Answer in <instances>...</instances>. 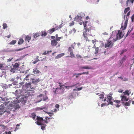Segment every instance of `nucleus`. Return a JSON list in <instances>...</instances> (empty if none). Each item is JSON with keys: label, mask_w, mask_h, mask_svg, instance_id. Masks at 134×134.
<instances>
[{"label": "nucleus", "mask_w": 134, "mask_h": 134, "mask_svg": "<svg viewBox=\"0 0 134 134\" xmlns=\"http://www.w3.org/2000/svg\"><path fill=\"white\" fill-rule=\"evenodd\" d=\"M131 101L129 100L128 102H126L125 104V105L126 106H129L130 105V103H131Z\"/></svg>", "instance_id": "obj_24"}, {"label": "nucleus", "mask_w": 134, "mask_h": 134, "mask_svg": "<svg viewBox=\"0 0 134 134\" xmlns=\"http://www.w3.org/2000/svg\"><path fill=\"white\" fill-rule=\"evenodd\" d=\"M64 86H65V88L67 89H69V88H69L71 87L70 86H65L64 85Z\"/></svg>", "instance_id": "obj_54"}, {"label": "nucleus", "mask_w": 134, "mask_h": 134, "mask_svg": "<svg viewBox=\"0 0 134 134\" xmlns=\"http://www.w3.org/2000/svg\"><path fill=\"white\" fill-rule=\"evenodd\" d=\"M130 9H125L124 11V13L126 14L128 11Z\"/></svg>", "instance_id": "obj_42"}, {"label": "nucleus", "mask_w": 134, "mask_h": 134, "mask_svg": "<svg viewBox=\"0 0 134 134\" xmlns=\"http://www.w3.org/2000/svg\"><path fill=\"white\" fill-rule=\"evenodd\" d=\"M63 38V37H57V38H56V40L57 41H59L62 38Z\"/></svg>", "instance_id": "obj_36"}, {"label": "nucleus", "mask_w": 134, "mask_h": 134, "mask_svg": "<svg viewBox=\"0 0 134 134\" xmlns=\"http://www.w3.org/2000/svg\"><path fill=\"white\" fill-rule=\"evenodd\" d=\"M44 96V94H41L39 95V97H42V96Z\"/></svg>", "instance_id": "obj_60"}, {"label": "nucleus", "mask_w": 134, "mask_h": 134, "mask_svg": "<svg viewBox=\"0 0 134 134\" xmlns=\"http://www.w3.org/2000/svg\"><path fill=\"white\" fill-rule=\"evenodd\" d=\"M113 44V43L112 41L107 40V43H105L104 47L105 48L107 47L111 48L112 47Z\"/></svg>", "instance_id": "obj_5"}, {"label": "nucleus", "mask_w": 134, "mask_h": 134, "mask_svg": "<svg viewBox=\"0 0 134 134\" xmlns=\"http://www.w3.org/2000/svg\"><path fill=\"white\" fill-rule=\"evenodd\" d=\"M128 80V79L126 78H123V79L122 80V81H127Z\"/></svg>", "instance_id": "obj_47"}, {"label": "nucleus", "mask_w": 134, "mask_h": 134, "mask_svg": "<svg viewBox=\"0 0 134 134\" xmlns=\"http://www.w3.org/2000/svg\"><path fill=\"white\" fill-rule=\"evenodd\" d=\"M99 49L98 47L96 48L95 49V54H97L98 53Z\"/></svg>", "instance_id": "obj_33"}, {"label": "nucleus", "mask_w": 134, "mask_h": 134, "mask_svg": "<svg viewBox=\"0 0 134 134\" xmlns=\"http://www.w3.org/2000/svg\"><path fill=\"white\" fill-rule=\"evenodd\" d=\"M75 20L77 21H81L82 20V18L81 16H79L77 15L75 17Z\"/></svg>", "instance_id": "obj_9"}, {"label": "nucleus", "mask_w": 134, "mask_h": 134, "mask_svg": "<svg viewBox=\"0 0 134 134\" xmlns=\"http://www.w3.org/2000/svg\"><path fill=\"white\" fill-rule=\"evenodd\" d=\"M133 27H132L131 28V30L129 29V31H128V32H127V34H126V37H127V36L128 35H129V34H130V33L132 31V30H133Z\"/></svg>", "instance_id": "obj_22"}, {"label": "nucleus", "mask_w": 134, "mask_h": 134, "mask_svg": "<svg viewBox=\"0 0 134 134\" xmlns=\"http://www.w3.org/2000/svg\"><path fill=\"white\" fill-rule=\"evenodd\" d=\"M123 95H124L125 96L126 95L127 96H129V95L130 94L131 92H129V91L128 90H126L125 91L123 92Z\"/></svg>", "instance_id": "obj_15"}, {"label": "nucleus", "mask_w": 134, "mask_h": 134, "mask_svg": "<svg viewBox=\"0 0 134 134\" xmlns=\"http://www.w3.org/2000/svg\"><path fill=\"white\" fill-rule=\"evenodd\" d=\"M130 11H129L127 13L126 15V20L125 21L124 24L123 25L122 23L121 24V26L120 28L121 30H125V29H126L128 19L129 17V16L130 14Z\"/></svg>", "instance_id": "obj_3"}, {"label": "nucleus", "mask_w": 134, "mask_h": 134, "mask_svg": "<svg viewBox=\"0 0 134 134\" xmlns=\"http://www.w3.org/2000/svg\"><path fill=\"white\" fill-rule=\"evenodd\" d=\"M64 54H65L64 53L59 54L57 56H56L55 57V58L57 59L60 58L64 56Z\"/></svg>", "instance_id": "obj_17"}, {"label": "nucleus", "mask_w": 134, "mask_h": 134, "mask_svg": "<svg viewBox=\"0 0 134 134\" xmlns=\"http://www.w3.org/2000/svg\"><path fill=\"white\" fill-rule=\"evenodd\" d=\"M5 133L6 134H11V133L10 131H9L8 132H5Z\"/></svg>", "instance_id": "obj_57"}, {"label": "nucleus", "mask_w": 134, "mask_h": 134, "mask_svg": "<svg viewBox=\"0 0 134 134\" xmlns=\"http://www.w3.org/2000/svg\"><path fill=\"white\" fill-rule=\"evenodd\" d=\"M56 30L54 28H53L52 29L48 30L47 32L48 33H49L50 34H51Z\"/></svg>", "instance_id": "obj_14"}, {"label": "nucleus", "mask_w": 134, "mask_h": 134, "mask_svg": "<svg viewBox=\"0 0 134 134\" xmlns=\"http://www.w3.org/2000/svg\"><path fill=\"white\" fill-rule=\"evenodd\" d=\"M16 41L15 40H12L9 43V44H15L16 42Z\"/></svg>", "instance_id": "obj_26"}, {"label": "nucleus", "mask_w": 134, "mask_h": 134, "mask_svg": "<svg viewBox=\"0 0 134 134\" xmlns=\"http://www.w3.org/2000/svg\"><path fill=\"white\" fill-rule=\"evenodd\" d=\"M26 86L28 88H30L31 89H34L35 88L32 87L31 83L30 82L27 83Z\"/></svg>", "instance_id": "obj_16"}, {"label": "nucleus", "mask_w": 134, "mask_h": 134, "mask_svg": "<svg viewBox=\"0 0 134 134\" xmlns=\"http://www.w3.org/2000/svg\"><path fill=\"white\" fill-rule=\"evenodd\" d=\"M124 34H123L122 31L119 30L117 34H116L115 32H112V35L110 38V39L111 38H113V40L114 42L116 41L118 39H120L122 37Z\"/></svg>", "instance_id": "obj_2"}, {"label": "nucleus", "mask_w": 134, "mask_h": 134, "mask_svg": "<svg viewBox=\"0 0 134 134\" xmlns=\"http://www.w3.org/2000/svg\"><path fill=\"white\" fill-rule=\"evenodd\" d=\"M72 31H73L74 34L75 33L76 31V29L75 28L72 29Z\"/></svg>", "instance_id": "obj_55"}, {"label": "nucleus", "mask_w": 134, "mask_h": 134, "mask_svg": "<svg viewBox=\"0 0 134 134\" xmlns=\"http://www.w3.org/2000/svg\"><path fill=\"white\" fill-rule=\"evenodd\" d=\"M114 102L115 103L114 105L117 107L118 108L120 106L121 104H120L121 101L120 100H115L114 101Z\"/></svg>", "instance_id": "obj_7"}, {"label": "nucleus", "mask_w": 134, "mask_h": 134, "mask_svg": "<svg viewBox=\"0 0 134 134\" xmlns=\"http://www.w3.org/2000/svg\"><path fill=\"white\" fill-rule=\"evenodd\" d=\"M52 52V51L51 50L50 51H47V52L45 51L42 54L43 55H46L48 54H49V52Z\"/></svg>", "instance_id": "obj_27"}, {"label": "nucleus", "mask_w": 134, "mask_h": 134, "mask_svg": "<svg viewBox=\"0 0 134 134\" xmlns=\"http://www.w3.org/2000/svg\"><path fill=\"white\" fill-rule=\"evenodd\" d=\"M76 43L75 42H74L71 45L70 47H71L73 49H74L76 46Z\"/></svg>", "instance_id": "obj_28"}, {"label": "nucleus", "mask_w": 134, "mask_h": 134, "mask_svg": "<svg viewBox=\"0 0 134 134\" xmlns=\"http://www.w3.org/2000/svg\"><path fill=\"white\" fill-rule=\"evenodd\" d=\"M55 107L57 108H59V106L58 104H56L55 105Z\"/></svg>", "instance_id": "obj_48"}, {"label": "nucleus", "mask_w": 134, "mask_h": 134, "mask_svg": "<svg viewBox=\"0 0 134 134\" xmlns=\"http://www.w3.org/2000/svg\"><path fill=\"white\" fill-rule=\"evenodd\" d=\"M105 105V103L102 104H101V107H103V106L104 105Z\"/></svg>", "instance_id": "obj_64"}, {"label": "nucleus", "mask_w": 134, "mask_h": 134, "mask_svg": "<svg viewBox=\"0 0 134 134\" xmlns=\"http://www.w3.org/2000/svg\"><path fill=\"white\" fill-rule=\"evenodd\" d=\"M74 23L72 22L70 23L69 24V26H71L73 25H74Z\"/></svg>", "instance_id": "obj_43"}, {"label": "nucleus", "mask_w": 134, "mask_h": 134, "mask_svg": "<svg viewBox=\"0 0 134 134\" xmlns=\"http://www.w3.org/2000/svg\"><path fill=\"white\" fill-rule=\"evenodd\" d=\"M82 24L83 26V36L86 41L89 42L91 39V37H93L92 34L95 31V27L90 24H89L87 21L79 23L80 25H82Z\"/></svg>", "instance_id": "obj_1"}, {"label": "nucleus", "mask_w": 134, "mask_h": 134, "mask_svg": "<svg viewBox=\"0 0 134 134\" xmlns=\"http://www.w3.org/2000/svg\"><path fill=\"white\" fill-rule=\"evenodd\" d=\"M36 119L37 121L36 122V123L37 125H43V123H42V122L44 120L42 118L37 116Z\"/></svg>", "instance_id": "obj_4"}, {"label": "nucleus", "mask_w": 134, "mask_h": 134, "mask_svg": "<svg viewBox=\"0 0 134 134\" xmlns=\"http://www.w3.org/2000/svg\"><path fill=\"white\" fill-rule=\"evenodd\" d=\"M82 87L79 88H77V90L78 91H80V90H81L82 89Z\"/></svg>", "instance_id": "obj_63"}, {"label": "nucleus", "mask_w": 134, "mask_h": 134, "mask_svg": "<svg viewBox=\"0 0 134 134\" xmlns=\"http://www.w3.org/2000/svg\"><path fill=\"white\" fill-rule=\"evenodd\" d=\"M24 42V40L23 39L21 38L19 40L18 42V44H22Z\"/></svg>", "instance_id": "obj_21"}, {"label": "nucleus", "mask_w": 134, "mask_h": 134, "mask_svg": "<svg viewBox=\"0 0 134 134\" xmlns=\"http://www.w3.org/2000/svg\"><path fill=\"white\" fill-rule=\"evenodd\" d=\"M52 118H48L47 117H46L45 118V119L44 120V122L46 124L48 123V122L50 121V119Z\"/></svg>", "instance_id": "obj_13"}, {"label": "nucleus", "mask_w": 134, "mask_h": 134, "mask_svg": "<svg viewBox=\"0 0 134 134\" xmlns=\"http://www.w3.org/2000/svg\"><path fill=\"white\" fill-rule=\"evenodd\" d=\"M73 49V48H72L71 47H69L68 49V51L69 52H71L73 51L72 50Z\"/></svg>", "instance_id": "obj_37"}, {"label": "nucleus", "mask_w": 134, "mask_h": 134, "mask_svg": "<svg viewBox=\"0 0 134 134\" xmlns=\"http://www.w3.org/2000/svg\"><path fill=\"white\" fill-rule=\"evenodd\" d=\"M19 65L18 63H16L14 65H13V67L15 68H17L19 67Z\"/></svg>", "instance_id": "obj_32"}, {"label": "nucleus", "mask_w": 134, "mask_h": 134, "mask_svg": "<svg viewBox=\"0 0 134 134\" xmlns=\"http://www.w3.org/2000/svg\"><path fill=\"white\" fill-rule=\"evenodd\" d=\"M41 35V32H37L34 35V37H38L39 36H40Z\"/></svg>", "instance_id": "obj_18"}, {"label": "nucleus", "mask_w": 134, "mask_h": 134, "mask_svg": "<svg viewBox=\"0 0 134 134\" xmlns=\"http://www.w3.org/2000/svg\"><path fill=\"white\" fill-rule=\"evenodd\" d=\"M13 58H9L8 59L7 62H11Z\"/></svg>", "instance_id": "obj_52"}, {"label": "nucleus", "mask_w": 134, "mask_h": 134, "mask_svg": "<svg viewBox=\"0 0 134 134\" xmlns=\"http://www.w3.org/2000/svg\"><path fill=\"white\" fill-rule=\"evenodd\" d=\"M99 98L100 99H103L104 98V96L102 94H100L99 95Z\"/></svg>", "instance_id": "obj_38"}, {"label": "nucleus", "mask_w": 134, "mask_h": 134, "mask_svg": "<svg viewBox=\"0 0 134 134\" xmlns=\"http://www.w3.org/2000/svg\"><path fill=\"white\" fill-rule=\"evenodd\" d=\"M131 19L132 21V22H133L134 19V14H133L131 16Z\"/></svg>", "instance_id": "obj_41"}, {"label": "nucleus", "mask_w": 134, "mask_h": 134, "mask_svg": "<svg viewBox=\"0 0 134 134\" xmlns=\"http://www.w3.org/2000/svg\"><path fill=\"white\" fill-rule=\"evenodd\" d=\"M110 104L111 105H113V103L112 101H110L108 102V104Z\"/></svg>", "instance_id": "obj_53"}, {"label": "nucleus", "mask_w": 134, "mask_h": 134, "mask_svg": "<svg viewBox=\"0 0 134 134\" xmlns=\"http://www.w3.org/2000/svg\"><path fill=\"white\" fill-rule=\"evenodd\" d=\"M30 80L31 81L32 80V82L34 84H36L37 83L39 82L40 81L39 79H32V78H31Z\"/></svg>", "instance_id": "obj_8"}, {"label": "nucleus", "mask_w": 134, "mask_h": 134, "mask_svg": "<svg viewBox=\"0 0 134 134\" xmlns=\"http://www.w3.org/2000/svg\"><path fill=\"white\" fill-rule=\"evenodd\" d=\"M70 52V57L71 58H74L75 57V56L74 55V54L73 53V51L71 52Z\"/></svg>", "instance_id": "obj_29"}, {"label": "nucleus", "mask_w": 134, "mask_h": 134, "mask_svg": "<svg viewBox=\"0 0 134 134\" xmlns=\"http://www.w3.org/2000/svg\"><path fill=\"white\" fill-rule=\"evenodd\" d=\"M108 100L107 102H109L111 101L112 99L113 98V97L110 96H108L107 97Z\"/></svg>", "instance_id": "obj_23"}, {"label": "nucleus", "mask_w": 134, "mask_h": 134, "mask_svg": "<svg viewBox=\"0 0 134 134\" xmlns=\"http://www.w3.org/2000/svg\"><path fill=\"white\" fill-rule=\"evenodd\" d=\"M3 67V64H0V69H1Z\"/></svg>", "instance_id": "obj_49"}, {"label": "nucleus", "mask_w": 134, "mask_h": 134, "mask_svg": "<svg viewBox=\"0 0 134 134\" xmlns=\"http://www.w3.org/2000/svg\"><path fill=\"white\" fill-rule=\"evenodd\" d=\"M3 29H5L7 27V25L6 23H4L3 25Z\"/></svg>", "instance_id": "obj_35"}, {"label": "nucleus", "mask_w": 134, "mask_h": 134, "mask_svg": "<svg viewBox=\"0 0 134 134\" xmlns=\"http://www.w3.org/2000/svg\"><path fill=\"white\" fill-rule=\"evenodd\" d=\"M36 115L35 113H33L31 114V117L33 119H34L36 117Z\"/></svg>", "instance_id": "obj_30"}, {"label": "nucleus", "mask_w": 134, "mask_h": 134, "mask_svg": "<svg viewBox=\"0 0 134 134\" xmlns=\"http://www.w3.org/2000/svg\"><path fill=\"white\" fill-rule=\"evenodd\" d=\"M120 97L121 98V101L123 103H124V102L127 101L129 99V98H127L126 96L123 94L120 95Z\"/></svg>", "instance_id": "obj_6"}, {"label": "nucleus", "mask_w": 134, "mask_h": 134, "mask_svg": "<svg viewBox=\"0 0 134 134\" xmlns=\"http://www.w3.org/2000/svg\"><path fill=\"white\" fill-rule=\"evenodd\" d=\"M57 43L58 42L55 40H53L51 41V44L52 46H55L57 45Z\"/></svg>", "instance_id": "obj_12"}, {"label": "nucleus", "mask_w": 134, "mask_h": 134, "mask_svg": "<svg viewBox=\"0 0 134 134\" xmlns=\"http://www.w3.org/2000/svg\"><path fill=\"white\" fill-rule=\"evenodd\" d=\"M123 90H121V89H120V90H119V91H119V92H120L121 93V92H123Z\"/></svg>", "instance_id": "obj_61"}, {"label": "nucleus", "mask_w": 134, "mask_h": 134, "mask_svg": "<svg viewBox=\"0 0 134 134\" xmlns=\"http://www.w3.org/2000/svg\"><path fill=\"white\" fill-rule=\"evenodd\" d=\"M36 74H39V73L40 72V71L39 70H36Z\"/></svg>", "instance_id": "obj_62"}, {"label": "nucleus", "mask_w": 134, "mask_h": 134, "mask_svg": "<svg viewBox=\"0 0 134 134\" xmlns=\"http://www.w3.org/2000/svg\"><path fill=\"white\" fill-rule=\"evenodd\" d=\"M30 75H27L26 77H25V79H26V80H29V79H27V78Z\"/></svg>", "instance_id": "obj_46"}, {"label": "nucleus", "mask_w": 134, "mask_h": 134, "mask_svg": "<svg viewBox=\"0 0 134 134\" xmlns=\"http://www.w3.org/2000/svg\"><path fill=\"white\" fill-rule=\"evenodd\" d=\"M31 37L29 36V35H27L26 36L25 40V41H27L29 42V41L31 40Z\"/></svg>", "instance_id": "obj_19"}, {"label": "nucleus", "mask_w": 134, "mask_h": 134, "mask_svg": "<svg viewBox=\"0 0 134 134\" xmlns=\"http://www.w3.org/2000/svg\"><path fill=\"white\" fill-rule=\"evenodd\" d=\"M16 70H17L16 69L13 68L11 69L10 71L11 72H13V73H15V71Z\"/></svg>", "instance_id": "obj_31"}, {"label": "nucleus", "mask_w": 134, "mask_h": 134, "mask_svg": "<svg viewBox=\"0 0 134 134\" xmlns=\"http://www.w3.org/2000/svg\"><path fill=\"white\" fill-rule=\"evenodd\" d=\"M48 99V98L47 97V96H45L44 97L43 96V101H45L47 99Z\"/></svg>", "instance_id": "obj_40"}, {"label": "nucleus", "mask_w": 134, "mask_h": 134, "mask_svg": "<svg viewBox=\"0 0 134 134\" xmlns=\"http://www.w3.org/2000/svg\"><path fill=\"white\" fill-rule=\"evenodd\" d=\"M103 34L104 35H108V33L107 32H104L103 33Z\"/></svg>", "instance_id": "obj_56"}, {"label": "nucleus", "mask_w": 134, "mask_h": 134, "mask_svg": "<svg viewBox=\"0 0 134 134\" xmlns=\"http://www.w3.org/2000/svg\"><path fill=\"white\" fill-rule=\"evenodd\" d=\"M1 127V129L3 131H4L5 129V127L4 125H0V127Z\"/></svg>", "instance_id": "obj_34"}, {"label": "nucleus", "mask_w": 134, "mask_h": 134, "mask_svg": "<svg viewBox=\"0 0 134 134\" xmlns=\"http://www.w3.org/2000/svg\"><path fill=\"white\" fill-rule=\"evenodd\" d=\"M59 84V86L60 87V88H59V89L60 90H61L62 89V86H64V85H61V83L60 82H59L58 83Z\"/></svg>", "instance_id": "obj_39"}, {"label": "nucleus", "mask_w": 134, "mask_h": 134, "mask_svg": "<svg viewBox=\"0 0 134 134\" xmlns=\"http://www.w3.org/2000/svg\"><path fill=\"white\" fill-rule=\"evenodd\" d=\"M82 73L83 74H85L86 75H88L89 74V72L88 71H87V72H82Z\"/></svg>", "instance_id": "obj_51"}, {"label": "nucleus", "mask_w": 134, "mask_h": 134, "mask_svg": "<svg viewBox=\"0 0 134 134\" xmlns=\"http://www.w3.org/2000/svg\"><path fill=\"white\" fill-rule=\"evenodd\" d=\"M38 57H37V58L35 60H36L37 62H38L40 61L39 59H38Z\"/></svg>", "instance_id": "obj_58"}, {"label": "nucleus", "mask_w": 134, "mask_h": 134, "mask_svg": "<svg viewBox=\"0 0 134 134\" xmlns=\"http://www.w3.org/2000/svg\"><path fill=\"white\" fill-rule=\"evenodd\" d=\"M41 35L42 37H44L47 35V33L46 32L42 31L41 33Z\"/></svg>", "instance_id": "obj_20"}, {"label": "nucleus", "mask_w": 134, "mask_h": 134, "mask_svg": "<svg viewBox=\"0 0 134 134\" xmlns=\"http://www.w3.org/2000/svg\"><path fill=\"white\" fill-rule=\"evenodd\" d=\"M81 69H92L91 66H81L80 67Z\"/></svg>", "instance_id": "obj_11"}, {"label": "nucleus", "mask_w": 134, "mask_h": 134, "mask_svg": "<svg viewBox=\"0 0 134 134\" xmlns=\"http://www.w3.org/2000/svg\"><path fill=\"white\" fill-rule=\"evenodd\" d=\"M96 40L95 39L94 40H92V42L93 44H95L96 43Z\"/></svg>", "instance_id": "obj_45"}, {"label": "nucleus", "mask_w": 134, "mask_h": 134, "mask_svg": "<svg viewBox=\"0 0 134 134\" xmlns=\"http://www.w3.org/2000/svg\"><path fill=\"white\" fill-rule=\"evenodd\" d=\"M76 56L78 58H82V57L81 56V55H79V54H77L76 55Z\"/></svg>", "instance_id": "obj_44"}, {"label": "nucleus", "mask_w": 134, "mask_h": 134, "mask_svg": "<svg viewBox=\"0 0 134 134\" xmlns=\"http://www.w3.org/2000/svg\"><path fill=\"white\" fill-rule=\"evenodd\" d=\"M133 0H127L126 4L127 6H130L132 4Z\"/></svg>", "instance_id": "obj_10"}, {"label": "nucleus", "mask_w": 134, "mask_h": 134, "mask_svg": "<svg viewBox=\"0 0 134 134\" xmlns=\"http://www.w3.org/2000/svg\"><path fill=\"white\" fill-rule=\"evenodd\" d=\"M41 125V129L42 130H44L45 129V127L46 126V125L44 124H43V125Z\"/></svg>", "instance_id": "obj_25"}, {"label": "nucleus", "mask_w": 134, "mask_h": 134, "mask_svg": "<svg viewBox=\"0 0 134 134\" xmlns=\"http://www.w3.org/2000/svg\"><path fill=\"white\" fill-rule=\"evenodd\" d=\"M37 69V68H35L33 69V72H35L36 71V70Z\"/></svg>", "instance_id": "obj_50"}, {"label": "nucleus", "mask_w": 134, "mask_h": 134, "mask_svg": "<svg viewBox=\"0 0 134 134\" xmlns=\"http://www.w3.org/2000/svg\"><path fill=\"white\" fill-rule=\"evenodd\" d=\"M77 85V84H75V85H72L71 86H70V87H74L76 86Z\"/></svg>", "instance_id": "obj_59"}]
</instances>
